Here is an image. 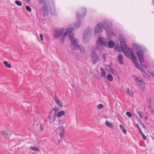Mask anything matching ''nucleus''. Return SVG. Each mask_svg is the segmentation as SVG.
Returning a JSON list of instances; mask_svg holds the SVG:
<instances>
[{
    "instance_id": "nucleus-22",
    "label": "nucleus",
    "mask_w": 154,
    "mask_h": 154,
    "mask_svg": "<svg viewBox=\"0 0 154 154\" xmlns=\"http://www.w3.org/2000/svg\"><path fill=\"white\" fill-rule=\"evenodd\" d=\"M77 49L79 50L81 52L83 53H85L86 52V50L84 47L81 45H80Z\"/></svg>"
},
{
    "instance_id": "nucleus-14",
    "label": "nucleus",
    "mask_w": 154,
    "mask_h": 154,
    "mask_svg": "<svg viewBox=\"0 0 154 154\" xmlns=\"http://www.w3.org/2000/svg\"><path fill=\"white\" fill-rule=\"evenodd\" d=\"M91 36L82 35V41L84 44H86L88 43L90 41Z\"/></svg>"
},
{
    "instance_id": "nucleus-4",
    "label": "nucleus",
    "mask_w": 154,
    "mask_h": 154,
    "mask_svg": "<svg viewBox=\"0 0 154 154\" xmlns=\"http://www.w3.org/2000/svg\"><path fill=\"white\" fill-rule=\"evenodd\" d=\"M107 40L102 36H99L96 41L95 47L96 49L100 52L103 51L104 46L106 45Z\"/></svg>"
},
{
    "instance_id": "nucleus-41",
    "label": "nucleus",
    "mask_w": 154,
    "mask_h": 154,
    "mask_svg": "<svg viewBox=\"0 0 154 154\" xmlns=\"http://www.w3.org/2000/svg\"><path fill=\"white\" fill-rule=\"evenodd\" d=\"M136 126L137 127V128H138V129H139V130L140 131V134H142V132L140 128V127L139 126V125H138V124H137L136 125Z\"/></svg>"
},
{
    "instance_id": "nucleus-25",
    "label": "nucleus",
    "mask_w": 154,
    "mask_h": 154,
    "mask_svg": "<svg viewBox=\"0 0 154 154\" xmlns=\"http://www.w3.org/2000/svg\"><path fill=\"white\" fill-rule=\"evenodd\" d=\"M106 78L107 79L110 81H112L113 80V77L112 75L111 74H108L106 77Z\"/></svg>"
},
{
    "instance_id": "nucleus-52",
    "label": "nucleus",
    "mask_w": 154,
    "mask_h": 154,
    "mask_svg": "<svg viewBox=\"0 0 154 154\" xmlns=\"http://www.w3.org/2000/svg\"><path fill=\"white\" fill-rule=\"evenodd\" d=\"M153 3L154 4V0H153Z\"/></svg>"
},
{
    "instance_id": "nucleus-48",
    "label": "nucleus",
    "mask_w": 154,
    "mask_h": 154,
    "mask_svg": "<svg viewBox=\"0 0 154 154\" xmlns=\"http://www.w3.org/2000/svg\"><path fill=\"white\" fill-rule=\"evenodd\" d=\"M141 124L143 126V128H146V126L144 124H143L141 122Z\"/></svg>"
},
{
    "instance_id": "nucleus-40",
    "label": "nucleus",
    "mask_w": 154,
    "mask_h": 154,
    "mask_svg": "<svg viewBox=\"0 0 154 154\" xmlns=\"http://www.w3.org/2000/svg\"><path fill=\"white\" fill-rule=\"evenodd\" d=\"M137 113L139 114V115L140 116L141 118H142L143 116V113L142 112H140V111H137Z\"/></svg>"
},
{
    "instance_id": "nucleus-43",
    "label": "nucleus",
    "mask_w": 154,
    "mask_h": 154,
    "mask_svg": "<svg viewBox=\"0 0 154 154\" xmlns=\"http://www.w3.org/2000/svg\"><path fill=\"white\" fill-rule=\"evenodd\" d=\"M115 49L116 50L118 51L119 52H120V50L119 49V46L116 47Z\"/></svg>"
},
{
    "instance_id": "nucleus-18",
    "label": "nucleus",
    "mask_w": 154,
    "mask_h": 154,
    "mask_svg": "<svg viewBox=\"0 0 154 154\" xmlns=\"http://www.w3.org/2000/svg\"><path fill=\"white\" fill-rule=\"evenodd\" d=\"M56 119V115L55 114H50L49 116V121L51 124L53 123Z\"/></svg>"
},
{
    "instance_id": "nucleus-26",
    "label": "nucleus",
    "mask_w": 154,
    "mask_h": 154,
    "mask_svg": "<svg viewBox=\"0 0 154 154\" xmlns=\"http://www.w3.org/2000/svg\"><path fill=\"white\" fill-rule=\"evenodd\" d=\"M105 123L106 125L109 127H113V125L112 123L107 120L106 121Z\"/></svg>"
},
{
    "instance_id": "nucleus-34",
    "label": "nucleus",
    "mask_w": 154,
    "mask_h": 154,
    "mask_svg": "<svg viewBox=\"0 0 154 154\" xmlns=\"http://www.w3.org/2000/svg\"><path fill=\"white\" fill-rule=\"evenodd\" d=\"M107 70L109 72L110 70H111V69L112 68L110 66L108 65H106L105 66Z\"/></svg>"
},
{
    "instance_id": "nucleus-50",
    "label": "nucleus",
    "mask_w": 154,
    "mask_h": 154,
    "mask_svg": "<svg viewBox=\"0 0 154 154\" xmlns=\"http://www.w3.org/2000/svg\"><path fill=\"white\" fill-rule=\"evenodd\" d=\"M106 54H103V58L105 59L106 58Z\"/></svg>"
},
{
    "instance_id": "nucleus-32",
    "label": "nucleus",
    "mask_w": 154,
    "mask_h": 154,
    "mask_svg": "<svg viewBox=\"0 0 154 154\" xmlns=\"http://www.w3.org/2000/svg\"><path fill=\"white\" fill-rule=\"evenodd\" d=\"M100 70L101 71L102 75V76H105L106 75V72L104 69L101 68L100 69Z\"/></svg>"
},
{
    "instance_id": "nucleus-45",
    "label": "nucleus",
    "mask_w": 154,
    "mask_h": 154,
    "mask_svg": "<svg viewBox=\"0 0 154 154\" xmlns=\"http://www.w3.org/2000/svg\"><path fill=\"white\" fill-rule=\"evenodd\" d=\"M123 132L125 133V134H126V129L124 128L122 129Z\"/></svg>"
},
{
    "instance_id": "nucleus-20",
    "label": "nucleus",
    "mask_w": 154,
    "mask_h": 154,
    "mask_svg": "<svg viewBox=\"0 0 154 154\" xmlns=\"http://www.w3.org/2000/svg\"><path fill=\"white\" fill-rule=\"evenodd\" d=\"M50 11L52 14L53 15L56 14L57 13V11L54 5H51L50 7Z\"/></svg>"
},
{
    "instance_id": "nucleus-11",
    "label": "nucleus",
    "mask_w": 154,
    "mask_h": 154,
    "mask_svg": "<svg viewBox=\"0 0 154 154\" xmlns=\"http://www.w3.org/2000/svg\"><path fill=\"white\" fill-rule=\"evenodd\" d=\"M91 57L94 64H95L99 62L98 55L95 52H93L91 53Z\"/></svg>"
},
{
    "instance_id": "nucleus-7",
    "label": "nucleus",
    "mask_w": 154,
    "mask_h": 154,
    "mask_svg": "<svg viewBox=\"0 0 154 154\" xmlns=\"http://www.w3.org/2000/svg\"><path fill=\"white\" fill-rule=\"evenodd\" d=\"M86 8L82 7L80 8L76 12V17L77 20H82L85 17L87 13Z\"/></svg>"
},
{
    "instance_id": "nucleus-47",
    "label": "nucleus",
    "mask_w": 154,
    "mask_h": 154,
    "mask_svg": "<svg viewBox=\"0 0 154 154\" xmlns=\"http://www.w3.org/2000/svg\"><path fill=\"white\" fill-rule=\"evenodd\" d=\"M149 72V73L150 74H151L154 77V71L151 72Z\"/></svg>"
},
{
    "instance_id": "nucleus-8",
    "label": "nucleus",
    "mask_w": 154,
    "mask_h": 154,
    "mask_svg": "<svg viewBox=\"0 0 154 154\" xmlns=\"http://www.w3.org/2000/svg\"><path fill=\"white\" fill-rule=\"evenodd\" d=\"M133 77L137 85L142 90H144L146 88V83L139 76L134 75L133 76Z\"/></svg>"
},
{
    "instance_id": "nucleus-36",
    "label": "nucleus",
    "mask_w": 154,
    "mask_h": 154,
    "mask_svg": "<svg viewBox=\"0 0 154 154\" xmlns=\"http://www.w3.org/2000/svg\"><path fill=\"white\" fill-rule=\"evenodd\" d=\"M126 115L130 118H131L132 116V114L129 112H126Z\"/></svg>"
},
{
    "instance_id": "nucleus-42",
    "label": "nucleus",
    "mask_w": 154,
    "mask_h": 154,
    "mask_svg": "<svg viewBox=\"0 0 154 154\" xmlns=\"http://www.w3.org/2000/svg\"><path fill=\"white\" fill-rule=\"evenodd\" d=\"M40 37L42 41H43L44 40L43 35L42 34H40Z\"/></svg>"
},
{
    "instance_id": "nucleus-21",
    "label": "nucleus",
    "mask_w": 154,
    "mask_h": 154,
    "mask_svg": "<svg viewBox=\"0 0 154 154\" xmlns=\"http://www.w3.org/2000/svg\"><path fill=\"white\" fill-rule=\"evenodd\" d=\"M133 47L137 50H138L142 48L140 45L137 43H134L132 44Z\"/></svg>"
},
{
    "instance_id": "nucleus-12",
    "label": "nucleus",
    "mask_w": 154,
    "mask_h": 154,
    "mask_svg": "<svg viewBox=\"0 0 154 154\" xmlns=\"http://www.w3.org/2000/svg\"><path fill=\"white\" fill-rule=\"evenodd\" d=\"M137 54L140 62H144L145 60L143 57V53L142 48L137 50Z\"/></svg>"
},
{
    "instance_id": "nucleus-9",
    "label": "nucleus",
    "mask_w": 154,
    "mask_h": 154,
    "mask_svg": "<svg viewBox=\"0 0 154 154\" xmlns=\"http://www.w3.org/2000/svg\"><path fill=\"white\" fill-rule=\"evenodd\" d=\"M49 4L48 2H45L42 10V13L45 16H47L49 13Z\"/></svg>"
},
{
    "instance_id": "nucleus-17",
    "label": "nucleus",
    "mask_w": 154,
    "mask_h": 154,
    "mask_svg": "<svg viewBox=\"0 0 154 154\" xmlns=\"http://www.w3.org/2000/svg\"><path fill=\"white\" fill-rule=\"evenodd\" d=\"M115 43L112 40H110L106 43L105 47L109 48H112L114 45Z\"/></svg>"
},
{
    "instance_id": "nucleus-10",
    "label": "nucleus",
    "mask_w": 154,
    "mask_h": 154,
    "mask_svg": "<svg viewBox=\"0 0 154 154\" xmlns=\"http://www.w3.org/2000/svg\"><path fill=\"white\" fill-rule=\"evenodd\" d=\"M82 20H77V21L74 23L73 26L71 27L70 26L68 27L67 28H70L72 29L71 33H73L72 32L73 31L75 30L76 29L80 27L82 24V23L81 21Z\"/></svg>"
},
{
    "instance_id": "nucleus-1",
    "label": "nucleus",
    "mask_w": 154,
    "mask_h": 154,
    "mask_svg": "<svg viewBox=\"0 0 154 154\" xmlns=\"http://www.w3.org/2000/svg\"><path fill=\"white\" fill-rule=\"evenodd\" d=\"M119 39L121 44V48L124 54L128 58L131 59L136 67L140 69L142 71V72H143V76L147 78H149V75L143 70V68L137 63V60L133 51L125 43L123 36L122 35H120Z\"/></svg>"
},
{
    "instance_id": "nucleus-51",
    "label": "nucleus",
    "mask_w": 154,
    "mask_h": 154,
    "mask_svg": "<svg viewBox=\"0 0 154 154\" xmlns=\"http://www.w3.org/2000/svg\"><path fill=\"white\" fill-rule=\"evenodd\" d=\"M148 119L147 116H146V117H145V119Z\"/></svg>"
},
{
    "instance_id": "nucleus-38",
    "label": "nucleus",
    "mask_w": 154,
    "mask_h": 154,
    "mask_svg": "<svg viewBox=\"0 0 154 154\" xmlns=\"http://www.w3.org/2000/svg\"><path fill=\"white\" fill-rule=\"evenodd\" d=\"M143 62H140L141 65L144 68H146L147 67V65L146 63L143 64Z\"/></svg>"
},
{
    "instance_id": "nucleus-30",
    "label": "nucleus",
    "mask_w": 154,
    "mask_h": 154,
    "mask_svg": "<svg viewBox=\"0 0 154 154\" xmlns=\"http://www.w3.org/2000/svg\"><path fill=\"white\" fill-rule=\"evenodd\" d=\"M59 110V108H58L57 107H55L54 108L52 109L51 111L52 112H53V111H55V112L54 114H55L56 115V112H57Z\"/></svg>"
},
{
    "instance_id": "nucleus-15",
    "label": "nucleus",
    "mask_w": 154,
    "mask_h": 154,
    "mask_svg": "<svg viewBox=\"0 0 154 154\" xmlns=\"http://www.w3.org/2000/svg\"><path fill=\"white\" fill-rule=\"evenodd\" d=\"M54 99L56 105L59 108H62L63 107V102H60L58 97H54Z\"/></svg>"
},
{
    "instance_id": "nucleus-6",
    "label": "nucleus",
    "mask_w": 154,
    "mask_h": 154,
    "mask_svg": "<svg viewBox=\"0 0 154 154\" xmlns=\"http://www.w3.org/2000/svg\"><path fill=\"white\" fill-rule=\"evenodd\" d=\"M64 132V128L63 127L60 126L58 128L56 131V135L54 137L53 139V141L56 144H59L60 140L63 137V134Z\"/></svg>"
},
{
    "instance_id": "nucleus-46",
    "label": "nucleus",
    "mask_w": 154,
    "mask_h": 154,
    "mask_svg": "<svg viewBox=\"0 0 154 154\" xmlns=\"http://www.w3.org/2000/svg\"><path fill=\"white\" fill-rule=\"evenodd\" d=\"M40 129L41 131H42L44 129V126L42 124L40 125Z\"/></svg>"
},
{
    "instance_id": "nucleus-5",
    "label": "nucleus",
    "mask_w": 154,
    "mask_h": 154,
    "mask_svg": "<svg viewBox=\"0 0 154 154\" xmlns=\"http://www.w3.org/2000/svg\"><path fill=\"white\" fill-rule=\"evenodd\" d=\"M68 29H71L70 28H67L65 30L64 27L58 28L56 29L54 31L53 36L55 38H60V40L61 43L63 44L64 42H62L61 41V38L63 37V35L66 32V30ZM72 30V29H71Z\"/></svg>"
},
{
    "instance_id": "nucleus-28",
    "label": "nucleus",
    "mask_w": 154,
    "mask_h": 154,
    "mask_svg": "<svg viewBox=\"0 0 154 154\" xmlns=\"http://www.w3.org/2000/svg\"><path fill=\"white\" fill-rule=\"evenodd\" d=\"M109 72L114 75H117L118 74V72L116 71L112 68H111V70Z\"/></svg>"
},
{
    "instance_id": "nucleus-33",
    "label": "nucleus",
    "mask_w": 154,
    "mask_h": 154,
    "mask_svg": "<svg viewBox=\"0 0 154 154\" xmlns=\"http://www.w3.org/2000/svg\"><path fill=\"white\" fill-rule=\"evenodd\" d=\"M31 149L35 151H38L39 150V149L37 147L35 146H31Z\"/></svg>"
},
{
    "instance_id": "nucleus-2",
    "label": "nucleus",
    "mask_w": 154,
    "mask_h": 154,
    "mask_svg": "<svg viewBox=\"0 0 154 154\" xmlns=\"http://www.w3.org/2000/svg\"><path fill=\"white\" fill-rule=\"evenodd\" d=\"M72 30L70 29H67L66 32L63 35V37L61 38L62 42H64L67 35H68L70 38L71 42V47L74 50L77 49L79 46V41L78 39L75 38L74 33H71Z\"/></svg>"
},
{
    "instance_id": "nucleus-39",
    "label": "nucleus",
    "mask_w": 154,
    "mask_h": 154,
    "mask_svg": "<svg viewBox=\"0 0 154 154\" xmlns=\"http://www.w3.org/2000/svg\"><path fill=\"white\" fill-rule=\"evenodd\" d=\"M38 2L40 4H42V3H44V2H48L47 0H38Z\"/></svg>"
},
{
    "instance_id": "nucleus-44",
    "label": "nucleus",
    "mask_w": 154,
    "mask_h": 154,
    "mask_svg": "<svg viewBox=\"0 0 154 154\" xmlns=\"http://www.w3.org/2000/svg\"><path fill=\"white\" fill-rule=\"evenodd\" d=\"M141 134L143 135V139L144 140H146V136L144 135V134L143 133V132H142V134Z\"/></svg>"
},
{
    "instance_id": "nucleus-19",
    "label": "nucleus",
    "mask_w": 154,
    "mask_h": 154,
    "mask_svg": "<svg viewBox=\"0 0 154 154\" xmlns=\"http://www.w3.org/2000/svg\"><path fill=\"white\" fill-rule=\"evenodd\" d=\"M124 58L123 55L120 54H119L117 58V60L120 65H122L123 64V60Z\"/></svg>"
},
{
    "instance_id": "nucleus-37",
    "label": "nucleus",
    "mask_w": 154,
    "mask_h": 154,
    "mask_svg": "<svg viewBox=\"0 0 154 154\" xmlns=\"http://www.w3.org/2000/svg\"><path fill=\"white\" fill-rule=\"evenodd\" d=\"M26 9L29 12H31L32 11L31 8L30 6L28 5H26Z\"/></svg>"
},
{
    "instance_id": "nucleus-3",
    "label": "nucleus",
    "mask_w": 154,
    "mask_h": 154,
    "mask_svg": "<svg viewBox=\"0 0 154 154\" xmlns=\"http://www.w3.org/2000/svg\"><path fill=\"white\" fill-rule=\"evenodd\" d=\"M104 28L105 29L107 35L112 36L114 35L110 26L108 25L106 23H99L96 25L94 28V33H101Z\"/></svg>"
},
{
    "instance_id": "nucleus-49",
    "label": "nucleus",
    "mask_w": 154,
    "mask_h": 154,
    "mask_svg": "<svg viewBox=\"0 0 154 154\" xmlns=\"http://www.w3.org/2000/svg\"><path fill=\"white\" fill-rule=\"evenodd\" d=\"M119 127L121 129H122L123 128H124V127L121 125H119Z\"/></svg>"
},
{
    "instance_id": "nucleus-16",
    "label": "nucleus",
    "mask_w": 154,
    "mask_h": 154,
    "mask_svg": "<svg viewBox=\"0 0 154 154\" xmlns=\"http://www.w3.org/2000/svg\"><path fill=\"white\" fill-rule=\"evenodd\" d=\"M150 112L152 115H154V102L150 100L149 106Z\"/></svg>"
},
{
    "instance_id": "nucleus-13",
    "label": "nucleus",
    "mask_w": 154,
    "mask_h": 154,
    "mask_svg": "<svg viewBox=\"0 0 154 154\" xmlns=\"http://www.w3.org/2000/svg\"><path fill=\"white\" fill-rule=\"evenodd\" d=\"M92 29L90 26L87 27L84 30L83 34L89 36L92 35Z\"/></svg>"
},
{
    "instance_id": "nucleus-27",
    "label": "nucleus",
    "mask_w": 154,
    "mask_h": 154,
    "mask_svg": "<svg viewBox=\"0 0 154 154\" xmlns=\"http://www.w3.org/2000/svg\"><path fill=\"white\" fill-rule=\"evenodd\" d=\"M2 134L7 135V137H9L11 136L10 133L8 131H3Z\"/></svg>"
},
{
    "instance_id": "nucleus-24",
    "label": "nucleus",
    "mask_w": 154,
    "mask_h": 154,
    "mask_svg": "<svg viewBox=\"0 0 154 154\" xmlns=\"http://www.w3.org/2000/svg\"><path fill=\"white\" fill-rule=\"evenodd\" d=\"M127 92L129 96L131 97H133L134 94V92L129 88L127 89Z\"/></svg>"
},
{
    "instance_id": "nucleus-35",
    "label": "nucleus",
    "mask_w": 154,
    "mask_h": 154,
    "mask_svg": "<svg viewBox=\"0 0 154 154\" xmlns=\"http://www.w3.org/2000/svg\"><path fill=\"white\" fill-rule=\"evenodd\" d=\"M104 107V106L102 104H99L97 106V108L99 109H101Z\"/></svg>"
},
{
    "instance_id": "nucleus-31",
    "label": "nucleus",
    "mask_w": 154,
    "mask_h": 154,
    "mask_svg": "<svg viewBox=\"0 0 154 154\" xmlns=\"http://www.w3.org/2000/svg\"><path fill=\"white\" fill-rule=\"evenodd\" d=\"M15 3L19 6H21L22 5V3L21 2L19 1L16 0L15 1Z\"/></svg>"
},
{
    "instance_id": "nucleus-23",
    "label": "nucleus",
    "mask_w": 154,
    "mask_h": 154,
    "mask_svg": "<svg viewBox=\"0 0 154 154\" xmlns=\"http://www.w3.org/2000/svg\"><path fill=\"white\" fill-rule=\"evenodd\" d=\"M65 114V112L63 111H61L57 113L56 115V116L58 118H60L62 116H63Z\"/></svg>"
},
{
    "instance_id": "nucleus-29",
    "label": "nucleus",
    "mask_w": 154,
    "mask_h": 154,
    "mask_svg": "<svg viewBox=\"0 0 154 154\" xmlns=\"http://www.w3.org/2000/svg\"><path fill=\"white\" fill-rule=\"evenodd\" d=\"M4 63L6 67L9 68H11V65L10 64L8 63L7 61H4Z\"/></svg>"
}]
</instances>
